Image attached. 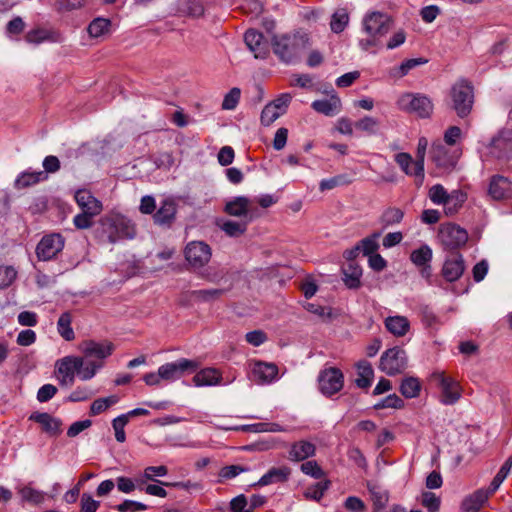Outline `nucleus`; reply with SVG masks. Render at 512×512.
I'll list each match as a JSON object with an SVG mask.
<instances>
[{
    "mask_svg": "<svg viewBox=\"0 0 512 512\" xmlns=\"http://www.w3.org/2000/svg\"><path fill=\"white\" fill-rule=\"evenodd\" d=\"M247 471H249L248 467H243L241 465H228L222 467L218 475L222 480H230Z\"/></svg>",
    "mask_w": 512,
    "mask_h": 512,
    "instance_id": "obj_57",
    "label": "nucleus"
},
{
    "mask_svg": "<svg viewBox=\"0 0 512 512\" xmlns=\"http://www.w3.org/2000/svg\"><path fill=\"white\" fill-rule=\"evenodd\" d=\"M250 366L251 377L257 384H270L278 378V367L274 363L254 361Z\"/></svg>",
    "mask_w": 512,
    "mask_h": 512,
    "instance_id": "obj_17",
    "label": "nucleus"
},
{
    "mask_svg": "<svg viewBox=\"0 0 512 512\" xmlns=\"http://www.w3.org/2000/svg\"><path fill=\"white\" fill-rule=\"evenodd\" d=\"M489 498V492L485 489H478L464 498L461 504L463 512H478Z\"/></svg>",
    "mask_w": 512,
    "mask_h": 512,
    "instance_id": "obj_28",
    "label": "nucleus"
},
{
    "mask_svg": "<svg viewBox=\"0 0 512 512\" xmlns=\"http://www.w3.org/2000/svg\"><path fill=\"white\" fill-rule=\"evenodd\" d=\"M349 21L348 13L344 10H337L331 18L330 27L334 33L342 32Z\"/></svg>",
    "mask_w": 512,
    "mask_h": 512,
    "instance_id": "obj_45",
    "label": "nucleus"
},
{
    "mask_svg": "<svg viewBox=\"0 0 512 512\" xmlns=\"http://www.w3.org/2000/svg\"><path fill=\"white\" fill-rule=\"evenodd\" d=\"M311 107L320 114L332 117L341 111L342 105L340 98L336 94H331L328 98L313 101Z\"/></svg>",
    "mask_w": 512,
    "mask_h": 512,
    "instance_id": "obj_21",
    "label": "nucleus"
},
{
    "mask_svg": "<svg viewBox=\"0 0 512 512\" xmlns=\"http://www.w3.org/2000/svg\"><path fill=\"white\" fill-rule=\"evenodd\" d=\"M421 504L427 508L429 512H437L440 507V498L433 492H423L421 495Z\"/></svg>",
    "mask_w": 512,
    "mask_h": 512,
    "instance_id": "obj_58",
    "label": "nucleus"
},
{
    "mask_svg": "<svg viewBox=\"0 0 512 512\" xmlns=\"http://www.w3.org/2000/svg\"><path fill=\"white\" fill-rule=\"evenodd\" d=\"M364 31L373 38H380L385 36L390 30L393 20L383 12L373 11L367 13L363 18Z\"/></svg>",
    "mask_w": 512,
    "mask_h": 512,
    "instance_id": "obj_9",
    "label": "nucleus"
},
{
    "mask_svg": "<svg viewBox=\"0 0 512 512\" xmlns=\"http://www.w3.org/2000/svg\"><path fill=\"white\" fill-rule=\"evenodd\" d=\"M354 127L357 130H360L362 132H365L369 135L376 134L378 127H379V121L376 118H373L371 116H365L361 118L360 120L356 121L354 124Z\"/></svg>",
    "mask_w": 512,
    "mask_h": 512,
    "instance_id": "obj_46",
    "label": "nucleus"
},
{
    "mask_svg": "<svg viewBox=\"0 0 512 512\" xmlns=\"http://www.w3.org/2000/svg\"><path fill=\"white\" fill-rule=\"evenodd\" d=\"M304 308L308 312L316 315L317 317H319L322 320H326V319L330 318V316H331V309L330 308L321 306V305H319L317 303H306L304 305Z\"/></svg>",
    "mask_w": 512,
    "mask_h": 512,
    "instance_id": "obj_63",
    "label": "nucleus"
},
{
    "mask_svg": "<svg viewBox=\"0 0 512 512\" xmlns=\"http://www.w3.org/2000/svg\"><path fill=\"white\" fill-rule=\"evenodd\" d=\"M464 271V259L458 252L451 253L446 258L442 267V275L448 282L458 280L463 275Z\"/></svg>",
    "mask_w": 512,
    "mask_h": 512,
    "instance_id": "obj_18",
    "label": "nucleus"
},
{
    "mask_svg": "<svg viewBox=\"0 0 512 512\" xmlns=\"http://www.w3.org/2000/svg\"><path fill=\"white\" fill-rule=\"evenodd\" d=\"M184 254L186 261L193 269L204 267L212 256L210 246L203 241L189 242L185 247Z\"/></svg>",
    "mask_w": 512,
    "mask_h": 512,
    "instance_id": "obj_11",
    "label": "nucleus"
},
{
    "mask_svg": "<svg viewBox=\"0 0 512 512\" xmlns=\"http://www.w3.org/2000/svg\"><path fill=\"white\" fill-rule=\"evenodd\" d=\"M30 420L39 423L43 430L50 434L60 432L61 421L45 412H34L29 417Z\"/></svg>",
    "mask_w": 512,
    "mask_h": 512,
    "instance_id": "obj_29",
    "label": "nucleus"
},
{
    "mask_svg": "<svg viewBox=\"0 0 512 512\" xmlns=\"http://www.w3.org/2000/svg\"><path fill=\"white\" fill-rule=\"evenodd\" d=\"M467 200V194L456 189L448 193L447 200L444 206V211L447 216H452L459 211Z\"/></svg>",
    "mask_w": 512,
    "mask_h": 512,
    "instance_id": "obj_33",
    "label": "nucleus"
},
{
    "mask_svg": "<svg viewBox=\"0 0 512 512\" xmlns=\"http://www.w3.org/2000/svg\"><path fill=\"white\" fill-rule=\"evenodd\" d=\"M75 200L78 206L88 214H100L102 204L88 190L81 189L75 193Z\"/></svg>",
    "mask_w": 512,
    "mask_h": 512,
    "instance_id": "obj_23",
    "label": "nucleus"
},
{
    "mask_svg": "<svg viewBox=\"0 0 512 512\" xmlns=\"http://www.w3.org/2000/svg\"><path fill=\"white\" fill-rule=\"evenodd\" d=\"M224 292V289H200L192 291L191 295L196 300L209 302L219 299Z\"/></svg>",
    "mask_w": 512,
    "mask_h": 512,
    "instance_id": "obj_48",
    "label": "nucleus"
},
{
    "mask_svg": "<svg viewBox=\"0 0 512 512\" xmlns=\"http://www.w3.org/2000/svg\"><path fill=\"white\" fill-rule=\"evenodd\" d=\"M271 43L275 55L287 64L297 60L302 51L310 46L308 35L300 32L275 35Z\"/></svg>",
    "mask_w": 512,
    "mask_h": 512,
    "instance_id": "obj_1",
    "label": "nucleus"
},
{
    "mask_svg": "<svg viewBox=\"0 0 512 512\" xmlns=\"http://www.w3.org/2000/svg\"><path fill=\"white\" fill-rule=\"evenodd\" d=\"M404 217V212L400 208L389 207L382 213L380 223L384 228L399 224Z\"/></svg>",
    "mask_w": 512,
    "mask_h": 512,
    "instance_id": "obj_41",
    "label": "nucleus"
},
{
    "mask_svg": "<svg viewBox=\"0 0 512 512\" xmlns=\"http://www.w3.org/2000/svg\"><path fill=\"white\" fill-rule=\"evenodd\" d=\"M407 366V355L401 347L386 350L380 358L379 369L389 376L401 373Z\"/></svg>",
    "mask_w": 512,
    "mask_h": 512,
    "instance_id": "obj_8",
    "label": "nucleus"
},
{
    "mask_svg": "<svg viewBox=\"0 0 512 512\" xmlns=\"http://www.w3.org/2000/svg\"><path fill=\"white\" fill-rule=\"evenodd\" d=\"M439 238L446 249H456L467 242L466 230L455 224H447L441 227Z\"/></svg>",
    "mask_w": 512,
    "mask_h": 512,
    "instance_id": "obj_15",
    "label": "nucleus"
},
{
    "mask_svg": "<svg viewBox=\"0 0 512 512\" xmlns=\"http://www.w3.org/2000/svg\"><path fill=\"white\" fill-rule=\"evenodd\" d=\"M241 91L239 88H232L224 97L222 102V109L233 110L236 108L240 100Z\"/></svg>",
    "mask_w": 512,
    "mask_h": 512,
    "instance_id": "obj_60",
    "label": "nucleus"
},
{
    "mask_svg": "<svg viewBox=\"0 0 512 512\" xmlns=\"http://www.w3.org/2000/svg\"><path fill=\"white\" fill-rule=\"evenodd\" d=\"M65 246V238L60 233L44 235L38 242L35 253L39 261H50L62 252Z\"/></svg>",
    "mask_w": 512,
    "mask_h": 512,
    "instance_id": "obj_6",
    "label": "nucleus"
},
{
    "mask_svg": "<svg viewBox=\"0 0 512 512\" xmlns=\"http://www.w3.org/2000/svg\"><path fill=\"white\" fill-rule=\"evenodd\" d=\"M142 485L143 484H140L139 480H136V482H134L132 479L123 476L117 478V488L119 491L123 493H130L134 491L136 488L141 490Z\"/></svg>",
    "mask_w": 512,
    "mask_h": 512,
    "instance_id": "obj_61",
    "label": "nucleus"
},
{
    "mask_svg": "<svg viewBox=\"0 0 512 512\" xmlns=\"http://www.w3.org/2000/svg\"><path fill=\"white\" fill-rule=\"evenodd\" d=\"M82 364V357L66 356L55 364V373L61 386H71L75 381V374Z\"/></svg>",
    "mask_w": 512,
    "mask_h": 512,
    "instance_id": "obj_10",
    "label": "nucleus"
},
{
    "mask_svg": "<svg viewBox=\"0 0 512 512\" xmlns=\"http://www.w3.org/2000/svg\"><path fill=\"white\" fill-rule=\"evenodd\" d=\"M103 230L111 243H115L121 239H132L136 235L133 222L122 215L107 218L103 222Z\"/></svg>",
    "mask_w": 512,
    "mask_h": 512,
    "instance_id": "obj_5",
    "label": "nucleus"
},
{
    "mask_svg": "<svg viewBox=\"0 0 512 512\" xmlns=\"http://www.w3.org/2000/svg\"><path fill=\"white\" fill-rule=\"evenodd\" d=\"M357 374L358 377L355 380L356 385L362 389L369 388L374 377L372 365L368 361H360L357 364Z\"/></svg>",
    "mask_w": 512,
    "mask_h": 512,
    "instance_id": "obj_34",
    "label": "nucleus"
},
{
    "mask_svg": "<svg viewBox=\"0 0 512 512\" xmlns=\"http://www.w3.org/2000/svg\"><path fill=\"white\" fill-rule=\"evenodd\" d=\"M128 415H120L113 419L112 426L115 431V438L118 442L123 443L126 440V434L124 431V427L128 423Z\"/></svg>",
    "mask_w": 512,
    "mask_h": 512,
    "instance_id": "obj_53",
    "label": "nucleus"
},
{
    "mask_svg": "<svg viewBox=\"0 0 512 512\" xmlns=\"http://www.w3.org/2000/svg\"><path fill=\"white\" fill-rule=\"evenodd\" d=\"M432 255V249L428 245H422L420 248L412 251L410 260L417 267H422L431 262Z\"/></svg>",
    "mask_w": 512,
    "mask_h": 512,
    "instance_id": "obj_40",
    "label": "nucleus"
},
{
    "mask_svg": "<svg viewBox=\"0 0 512 512\" xmlns=\"http://www.w3.org/2000/svg\"><path fill=\"white\" fill-rule=\"evenodd\" d=\"M291 474V469L287 466L270 468L254 485L267 486L272 484L286 482Z\"/></svg>",
    "mask_w": 512,
    "mask_h": 512,
    "instance_id": "obj_22",
    "label": "nucleus"
},
{
    "mask_svg": "<svg viewBox=\"0 0 512 512\" xmlns=\"http://www.w3.org/2000/svg\"><path fill=\"white\" fill-rule=\"evenodd\" d=\"M248 221L236 222L232 220L225 221L221 225V229L231 237H238L242 235L247 229Z\"/></svg>",
    "mask_w": 512,
    "mask_h": 512,
    "instance_id": "obj_47",
    "label": "nucleus"
},
{
    "mask_svg": "<svg viewBox=\"0 0 512 512\" xmlns=\"http://www.w3.org/2000/svg\"><path fill=\"white\" fill-rule=\"evenodd\" d=\"M47 178L48 175H46L45 172L42 170H26L20 173L16 178L15 187L18 189L27 188L39 182L45 181Z\"/></svg>",
    "mask_w": 512,
    "mask_h": 512,
    "instance_id": "obj_32",
    "label": "nucleus"
},
{
    "mask_svg": "<svg viewBox=\"0 0 512 512\" xmlns=\"http://www.w3.org/2000/svg\"><path fill=\"white\" fill-rule=\"evenodd\" d=\"M51 39V33L45 29L31 30L25 36V40L31 44H40Z\"/></svg>",
    "mask_w": 512,
    "mask_h": 512,
    "instance_id": "obj_55",
    "label": "nucleus"
},
{
    "mask_svg": "<svg viewBox=\"0 0 512 512\" xmlns=\"http://www.w3.org/2000/svg\"><path fill=\"white\" fill-rule=\"evenodd\" d=\"M488 193L494 200H504L512 195V186L508 178L495 175L491 178Z\"/></svg>",
    "mask_w": 512,
    "mask_h": 512,
    "instance_id": "obj_20",
    "label": "nucleus"
},
{
    "mask_svg": "<svg viewBox=\"0 0 512 512\" xmlns=\"http://www.w3.org/2000/svg\"><path fill=\"white\" fill-rule=\"evenodd\" d=\"M168 469L164 465L160 466H148L144 469L143 476L139 479L140 484H144L146 481H155V477H163L167 475Z\"/></svg>",
    "mask_w": 512,
    "mask_h": 512,
    "instance_id": "obj_50",
    "label": "nucleus"
},
{
    "mask_svg": "<svg viewBox=\"0 0 512 512\" xmlns=\"http://www.w3.org/2000/svg\"><path fill=\"white\" fill-rule=\"evenodd\" d=\"M348 458L352 461L357 467L361 469L367 468V461L361 450L357 447H352L348 450Z\"/></svg>",
    "mask_w": 512,
    "mask_h": 512,
    "instance_id": "obj_64",
    "label": "nucleus"
},
{
    "mask_svg": "<svg viewBox=\"0 0 512 512\" xmlns=\"http://www.w3.org/2000/svg\"><path fill=\"white\" fill-rule=\"evenodd\" d=\"M378 237H379V234L376 233V234H373L369 237L362 239L358 243L360 252H362L365 256H370L372 254H375V252L379 248Z\"/></svg>",
    "mask_w": 512,
    "mask_h": 512,
    "instance_id": "obj_49",
    "label": "nucleus"
},
{
    "mask_svg": "<svg viewBox=\"0 0 512 512\" xmlns=\"http://www.w3.org/2000/svg\"><path fill=\"white\" fill-rule=\"evenodd\" d=\"M220 372L214 368H205L200 370L193 377V382L197 387L214 386L221 382Z\"/></svg>",
    "mask_w": 512,
    "mask_h": 512,
    "instance_id": "obj_31",
    "label": "nucleus"
},
{
    "mask_svg": "<svg viewBox=\"0 0 512 512\" xmlns=\"http://www.w3.org/2000/svg\"><path fill=\"white\" fill-rule=\"evenodd\" d=\"M404 406V401L396 394H390L380 402H378L374 407L375 409H384V408H394L400 409Z\"/></svg>",
    "mask_w": 512,
    "mask_h": 512,
    "instance_id": "obj_59",
    "label": "nucleus"
},
{
    "mask_svg": "<svg viewBox=\"0 0 512 512\" xmlns=\"http://www.w3.org/2000/svg\"><path fill=\"white\" fill-rule=\"evenodd\" d=\"M429 380L440 389V402L444 405H454L462 396V389L458 381L447 376L444 371H434Z\"/></svg>",
    "mask_w": 512,
    "mask_h": 512,
    "instance_id": "obj_4",
    "label": "nucleus"
},
{
    "mask_svg": "<svg viewBox=\"0 0 512 512\" xmlns=\"http://www.w3.org/2000/svg\"><path fill=\"white\" fill-rule=\"evenodd\" d=\"M316 453V446L309 441L300 440L294 442L289 450V459L291 461L299 462L304 461Z\"/></svg>",
    "mask_w": 512,
    "mask_h": 512,
    "instance_id": "obj_24",
    "label": "nucleus"
},
{
    "mask_svg": "<svg viewBox=\"0 0 512 512\" xmlns=\"http://www.w3.org/2000/svg\"><path fill=\"white\" fill-rule=\"evenodd\" d=\"M114 351V345L110 341L96 342L88 340L82 344V352L86 359L101 361L109 357Z\"/></svg>",
    "mask_w": 512,
    "mask_h": 512,
    "instance_id": "obj_16",
    "label": "nucleus"
},
{
    "mask_svg": "<svg viewBox=\"0 0 512 512\" xmlns=\"http://www.w3.org/2000/svg\"><path fill=\"white\" fill-rule=\"evenodd\" d=\"M319 391L327 397L338 393L344 386V375L336 367L322 369L317 377Z\"/></svg>",
    "mask_w": 512,
    "mask_h": 512,
    "instance_id": "obj_7",
    "label": "nucleus"
},
{
    "mask_svg": "<svg viewBox=\"0 0 512 512\" xmlns=\"http://www.w3.org/2000/svg\"><path fill=\"white\" fill-rule=\"evenodd\" d=\"M111 21L106 18H95L88 26L87 31L92 38H99L109 33Z\"/></svg>",
    "mask_w": 512,
    "mask_h": 512,
    "instance_id": "obj_38",
    "label": "nucleus"
},
{
    "mask_svg": "<svg viewBox=\"0 0 512 512\" xmlns=\"http://www.w3.org/2000/svg\"><path fill=\"white\" fill-rule=\"evenodd\" d=\"M343 282L349 289L361 286L362 268L356 262H348L342 267Z\"/></svg>",
    "mask_w": 512,
    "mask_h": 512,
    "instance_id": "obj_27",
    "label": "nucleus"
},
{
    "mask_svg": "<svg viewBox=\"0 0 512 512\" xmlns=\"http://www.w3.org/2000/svg\"><path fill=\"white\" fill-rule=\"evenodd\" d=\"M20 495L23 500L33 504H39L43 502L45 498V494L42 491L36 490L28 486L20 490Z\"/></svg>",
    "mask_w": 512,
    "mask_h": 512,
    "instance_id": "obj_54",
    "label": "nucleus"
},
{
    "mask_svg": "<svg viewBox=\"0 0 512 512\" xmlns=\"http://www.w3.org/2000/svg\"><path fill=\"white\" fill-rule=\"evenodd\" d=\"M249 199L244 196L235 197L225 205V212L231 216L242 217L249 213Z\"/></svg>",
    "mask_w": 512,
    "mask_h": 512,
    "instance_id": "obj_35",
    "label": "nucleus"
},
{
    "mask_svg": "<svg viewBox=\"0 0 512 512\" xmlns=\"http://www.w3.org/2000/svg\"><path fill=\"white\" fill-rule=\"evenodd\" d=\"M421 391V383L416 377H406L400 385V392L405 398H415Z\"/></svg>",
    "mask_w": 512,
    "mask_h": 512,
    "instance_id": "obj_39",
    "label": "nucleus"
},
{
    "mask_svg": "<svg viewBox=\"0 0 512 512\" xmlns=\"http://www.w3.org/2000/svg\"><path fill=\"white\" fill-rule=\"evenodd\" d=\"M425 63H427V60L424 58L407 59L404 62H402L398 67L393 68L391 75L398 78L404 77L409 73L410 70Z\"/></svg>",
    "mask_w": 512,
    "mask_h": 512,
    "instance_id": "obj_42",
    "label": "nucleus"
},
{
    "mask_svg": "<svg viewBox=\"0 0 512 512\" xmlns=\"http://www.w3.org/2000/svg\"><path fill=\"white\" fill-rule=\"evenodd\" d=\"M431 158L437 168L443 172H449L455 168L459 153L457 151H450L441 143H435L431 149Z\"/></svg>",
    "mask_w": 512,
    "mask_h": 512,
    "instance_id": "obj_14",
    "label": "nucleus"
},
{
    "mask_svg": "<svg viewBox=\"0 0 512 512\" xmlns=\"http://www.w3.org/2000/svg\"><path fill=\"white\" fill-rule=\"evenodd\" d=\"M103 365L104 362L86 359L84 356L82 357V364L77 370V375L83 381L90 380L96 375L97 371L103 367Z\"/></svg>",
    "mask_w": 512,
    "mask_h": 512,
    "instance_id": "obj_36",
    "label": "nucleus"
},
{
    "mask_svg": "<svg viewBox=\"0 0 512 512\" xmlns=\"http://www.w3.org/2000/svg\"><path fill=\"white\" fill-rule=\"evenodd\" d=\"M176 214V204L172 199H165L154 214V222L158 225H170Z\"/></svg>",
    "mask_w": 512,
    "mask_h": 512,
    "instance_id": "obj_26",
    "label": "nucleus"
},
{
    "mask_svg": "<svg viewBox=\"0 0 512 512\" xmlns=\"http://www.w3.org/2000/svg\"><path fill=\"white\" fill-rule=\"evenodd\" d=\"M347 183L345 176L338 175L328 179H323L319 183V190L321 192L332 190L337 186Z\"/></svg>",
    "mask_w": 512,
    "mask_h": 512,
    "instance_id": "obj_62",
    "label": "nucleus"
},
{
    "mask_svg": "<svg viewBox=\"0 0 512 512\" xmlns=\"http://www.w3.org/2000/svg\"><path fill=\"white\" fill-rule=\"evenodd\" d=\"M244 41L255 58H265L268 53V44L262 33L256 30H248L244 35Z\"/></svg>",
    "mask_w": 512,
    "mask_h": 512,
    "instance_id": "obj_19",
    "label": "nucleus"
},
{
    "mask_svg": "<svg viewBox=\"0 0 512 512\" xmlns=\"http://www.w3.org/2000/svg\"><path fill=\"white\" fill-rule=\"evenodd\" d=\"M386 329L396 337H402L410 329V322L405 316H389L384 321Z\"/></svg>",
    "mask_w": 512,
    "mask_h": 512,
    "instance_id": "obj_30",
    "label": "nucleus"
},
{
    "mask_svg": "<svg viewBox=\"0 0 512 512\" xmlns=\"http://www.w3.org/2000/svg\"><path fill=\"white\" fill-rule=\"evenodd\" d=\"M329 486H330V481H328V480L318 482L315 485H313L307 489V491L305 492V496L307 498L319 501L323 497L325 491L328 490Z\"/></svg>",
    "mask_w": 512,
    "mask_h": 512,
    "instance_id": "obj_56",
    "label": "nucleus"
},
{
    "mask_svg": "<svg viewBox=\"0 0 512 512\" xmlns=\"http://www.w3.org/2000/svg\"><path fill=\"white\" fill-rule=\"evenodd\" d=\"M18 271L12 265H0V289H5L16 280Z\"/></svg>",
    "mask_w": 512,
    "mask_h": 512,
    "instance_id": "obj_44",
    "label": "nucleus"
},
{
    "mask_svg": "<svg viewBox=\"0 0 512 512\" xmlns=\"http://www.w3.org/2000/svg\"><path fill=\"white\" fill-rule=\"evenodd\" d=\"M397 106L400 110L420 118H429L434 108L432 100L427 95L411 92L400 95Z\"/></svg>",
    "mask_w": 512,
    "mask_h": 512,
    "instance_id": "obj_3",
    "label": "nucleus"
},
{
    "mask_svg": "<svg viewBox=\"0 0 512 512\" xmlns=\"http://www.w3.org/2000/svg\"><path fill=\"white\" fill-rule=\"evenodd\" d=\"M452 108L460 118L468 116L474 103V88L470 81L459 79L450 89Z\"/></svg>",
    "mask_w": 512,
    "mask_h": 512,
    "instance_id": "obj_2",
    "label": "nucleus"
},
{
    "mask_svg": "<svg viewBox=\"0 0 512 512\" xmlns=\"http://www.w3.org/2000/svg\"><path fill=\"white\" fill-rule=\"evenodd\" d=\"M198 368V363L194 360L181 358L175 362L163 364L159 367L162 379L165 381H176L186 372H194Z\"/></svg>",
    "mask_w": 512,
    "mask_h": 512,
    "instance_id": "obj_12",
    "label": "nucleus"
},
{
    "mask_svg": "<svg viewBox=\"0 0 512 512\" xmlns=\"http://www.w3.org/2000/svg\"><path fill=\"white\" fill-rule=\"evenodd\" d=\"M119 401V397L116 395H111L104 398H98L93 401L90 407V414L95 416L99 415L102 412L106 411L109 407L116 404Z\"/></svg>",
    "mask_w": 512,
    "mask_h": 512,
    "instance_id": "obj_43",
    "label": "nucleus"
},
{
    "mask_svg": "<svg viewBox=\"0 0 512 512\" xmlns=\"http://www.w3.org/2000/svg\"><path fill=\"white\" fill-rule=\"evenodd\" d=\"M291 100L292 96L289 93H283L278 98L268 103L262 110L260 118L261 123L265 126L271 125L286 112Z\"/></svg>",
    "mask_w": 512,
    "mask_h": 512,
    "instance_id": "obj_13",
    "label": "nucleus"
},
{
    "mask_svg": "<svg viewBox=\"0 0 512 512\" xmlns=\"http://www.w3.org/2000/svg\"><path fill=\"white\" fill-rule=\"evenodd\" d=\"M395 162L399 165L402 171L409 176H414L419 185L424 180V171L417 172V161L413 160L410 154L401 152L395 155Z\"/></svg>",
    "mask_w": 512,
    "mask_h": 512,
    "instance_id": "obj_25",
    "label": "nucleus"
},
{
    "mask_svg": "<svg viewBox=\"0 0 512 512\" xmlns=\"http://www.w3.org/2000/svg\"><path fill=\"white\" fill-rule=\"evenodd\" d=\"M71 323L72 316L69 312L62 313L57 321V331L66 341H72L75 338V333L71 327Z\"/></svg>",
    "mask_w": 512,
    "mask_h": 512,
    "instance_id": "obj_37",
    "label": "nucleus"
},
{
    "mask_svg": "<svg viewBox=\"0 0 512 512\" xmlns=\"http://www.w3.org/2000/svg\"><path fill=\"white\" fill-rule=\"evenodd\" d=\"M428 196L434 204L445 206L448 192L443 185L435 184L429 189Z\"/></svg>",
    "mask_w": 512,
    "mask_h": 512,
    "instance_id": "obj_51",
    "label": "nucleus"
},
{
    "mask_svg": "<svg viewBox=\"0 0 512 512\" xmlns=\"http://www.w3.org/2000/svg\"><path fill=\"white\" fill-rule=\"evenodd\" d=\"M300 470L305 475L311 476L314 479H321L325 475L323 469L315 460H309L302 463Z\"/></svg>",
    "mask_w": 512,
    "mask_h": 512,
    "instance_id": "obj_52",
    "label": "nucleus"
}]
</instances>
